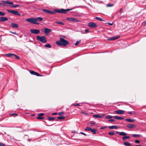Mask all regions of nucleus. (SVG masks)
Instances as JSON below:
<instances>
[{"label":"nucleus","mask_w":146,"mask_h":146,"mask_svg":"<svg viewBox=\"0 0 146 146\" xmlns=\"http://www.w3.org/2000/svg\"><path fill=\"white\" fill-rule=\"evenodd\" d=\"M120 133V132H118V131H117L116 132V133L117 134H118L119 135V133Z\"/></svg>","instance_id":"obj_61"},{"label":"nucleus","mask_w":146,"mask_h":146,"mask_svg":"<svg viewBox=\"0 0 146 146\" xmlns=\"http://www.w3.org/2000/svg\"><path fill=\"white\" fill-rule=\"evenodd\" d=\"M73 9V8H71L70 9H54V11H49V14H55V12L66 14L67 13V12L68 11L71 10Z\"/></svg>","instance_id":"obj_1"},{"label":"nucleus","mask_w":146,"mask_h":146,"mask_svg":"<svg viewBox=\"0 0 146 146\" xmlns=\"http://www.w3.org/2000/svg\"><path fill=\"white\" fill-rule=\"evenodd\" d=\"M88 26L91 28H95L97 27V25L95 23L93 22H90L88 23Z\"/></svg>","instance_id":"obj_7"},{"label":"nucleus","mask_w":146,"mask_h":146,"mask_svg":"<svg viewBox=\"0 0 146 146\" xmlns=\"http://www.w3.org/2000/svg\"><path fill=\"white\" fill-rule=\"evenodd\" d=\"M29 72L31 74L33 75H35V73L36 72H35L33 70H29Z\"/></svg>","instance_id":"obj_31"},{"label":"nucleus","mask_w":146,"mask_h":146,"mask_svg":"<svg viewBox=\"0 0 146 146\" xmlns=\"http://www.w3.org/2000/svg\"><path fill=\"white\" fill-rule=\"evenodd\" d=\"M44 32L46 34H48L51 32V30L50 29L46 28H45L44 29Z\"/></svg>","instance_id":"obj_12"},{"label":"nucleus","mask_w":146,"mask_h":146,"mask_svg":"<svg viewBox=\"0 0 146 146\" xmlns=\"http://www.w3.org/2000/svg\"><path fill=\"white\" fill-rule=\"evenodd\" d=\"M54 119H55V118H54L52 117H49L48 118V119L49 121H52L53 120H54Z\"/></svg>","instance_id":"obj_39"},{"label":"nucleus","mask_w":146,"mask_h":146,"mask_svg":"<svg viewBox=\"0 0 146 146\" xmlns=\"http://www.w3.org/2000/svg\"><path fill=\"white\" fill-rule=\"evenodd\" d=\"M37 21H41L43 19L40 17H38L37 18H36Z\"/></svg>","instance_id":"obj_30"},{"label":"nucleus","mask_w":146,"mask_h":146,"mask_svg":"<svg viewBox=\"0 0 146 146\" xmlns=\"http://www.w3.org/2000/svg\"><path fill=\"white\" fill-rule=\"evenodd\" d=\"M97 131V129H92L91 131L93 134H96V131Z\"/></svg>","instance_id":"obj_21"},{"label":"nucleus","mask_w":146,"mask_h":146,"mask_svg":"<svg viewBox=\"0 0 146 146\" xmlns=\"http://www.w3.org/2000/svg\"><path fill=\"white\" fill-rule=\"evenodd\" d=\"M57 118L59 119H62L65 118V117L62 116L58 117Z\"/></svg>","instance_id":"obj_34"},{"label":"nucleus","mask_w":146,"mask_h":146,"mask_svg":"<svg viewBox=\"0 0 146 146\" xmlns=\"http://www.w3.org/2000/svg\"><path fill=\"white\" fill-rule=\"evenodd\" d=\"M57 114V113H52V114L53 115H55Z\"/></svg>","instance_id":"obj_53"},{"label":"nucleus","mask_w":146,"mask_h":146,"mask_svg":"<svg viewBox=\"0 0 146 146\" xmlns=\"http://www.w3.org/2000/svg\"><path fill=\"white\" fill-rule=\"evenodd\" d=\"M0 5H2L3 6H5L6 5L3 3H0Z\"/></svg>","instance_id":"obj_52"},{"label":"nucleus","mask_w":146,"mask_h":146,"mask_svg":"<svg viewBox=\"0 0 146 146\" xmlns=\"http://www.w3.org/2000/svg\"><path fill=\"white\" fill-rule=\"evenodd\" d=\"M42 11L43 12L47 13H49V10H47L46 9H42Z\"/></svg>","instance_id":"obj_26"},{"label":"nucleus","mask_w":146,"mask_h":146,"mask_svg":"<svg viewBox=\"0 0 146 146\" xmlns=\"http://www.w3.org/2000/svg\"><path fill=\"white\" fill-rule=\"evenodd\" d=\"M45 46L46 47L50 48L51 47V45L49 44H47L45 45Z\"/></svg>","instance_id":"obj_33"},{"label":"nucleus","mask_w":146,"mask_h":146,"mask_svg":"<svg viewBox=\"0 0 146 146\" xmlns=\"http://www.w3.org/2000/svg\"><path fill=\"white\" fill-rule=\"evenodd\" d=\"M80 133L84 135H86L85 133L83 132H81Z\"/></svg>","instance_id":"obj_54"},{"label":"nucleus","mask_w":146,"mask_h":146,"mask_svg":"<svg viewBox=\"0 0 146 146\" xmlns=\"http://www.w3.org/2000/svg\"><path fill=\"white\" fill-rule=\"evenodd\" d=\"M113 117L110 115H107L105 116V118L106 119H110L113 118Z\"/></svg>","instance_id":"obj_27"},{"label":"nucleus","mask_w":146,"mask_h":146,"mask_svg":"<svg viewBox=\"0 0 146 146\" xmlns=\"http://www.w3.org/2000/svg\"><path fill=\"white\" fill-rule=\"evenodd\" d=\"M56 43L58 46H65L68 44L69 42L67 40H65L64 38H60V40L56 41Z\"/></svg>","instance_id":"obj_2"},{"label":"nucleus","mask_w":146,"mask_h":146,"mask_svg":"<svg viewBox=\"0 0 146 146\" xmlns=\"http://www.w3.org/2000/svg\"><path fill=\"white\" fill-rule=\"evenodd\" d=\"M115 133L114 132H110L108 133V134L111 135H114Z\"/></svg>","instance_id":"obj_36"},{"label":"nucleus","mask_w":146,"mask_h":146,"mask_svg":"<svg viewBox=\"0 0 146 146\" xmlns=\"http://www.w3.org/2000/svg\"><path fill=\"white\" fill-rule=\"evenodd\" d=\"M8 19V18L6 17H1L0 18V21L1 22H4L7 21Z\"/></svg>","instance_id":"obj_13"},{"label":"nucleus","mask_w":146,"mask_h":146,"mask_svg":"<svg viewBox=\"0 0 146 146\" xmlns=\"http://www.w3.org/2000/svg\"><path fill=\"white\" fill-rule=\"evenodd\" d=\"M106 127H101L100 128V129H105V128Z\"/></svg>","instance_id":"obj_60"},{"label":"nucleus","mask_w":146,"mask_h":146,"mask_svg":"<svg viewBox=\"0 0 146 146\" xmlns=\"http://www.w3.org/2000/svg\"><path fill=\"white\" fill-rule=\"evenodd\" d=\"M127 135V134L126 133L123 132H120L119 133V135H121L126 136Z\"/></svg>","instance_id":"obj_25"},{"label":"nucleus","mask_w":146,"mask_h":146,"mask_svg":"<svg viewBox=\"0 0 146 146\" xmlns=\"http://www.w3.org/2000/svg\"><path fill=\"white\" fill-rule=\"evenodd\" d=\"M36 38L37 40L40 41L43 43H45L46 42L47 40L45 36H37Z\"/></svg>","instance_id":"obj_4"},{"label":"nucleus","mask_w":146,"mask_h":146,"mask_svg":"<svg viewBox=\"0 0 146 146\" xmlns=\"http://www.w3.org/2000/svg\"><path fill=\"white\" fill-rule=\"evenodd\" d=\"M85 33H87L89 32V30L88 29H85Z\"/></svg>","instance_id":"obj_44"},{"label":"nucleus","mask_w":146,"mask_h":146,"mask_svg":"<svg viewBox=\"0 0 146 146\" xmlns=\"http://www.w3.org/2000/svg\"><path fill=\"white\" fill-rule=\"evenodd\" d=\"M35 75H36V76H41L39 74H38V72H36L35 73Z\"/></svg>","instance_id":"obj_40"},{"label":"nucleus","mask_w":146,"mask_h":146,"mask_svg":"<svg viewBox=\"0 0 146 146\" xmlns=\"http://www.w3.org/2000/svg\"><path fill=\"white\" fill-rule=\"evenodd\" d=\"M128 113L129 114H132V112L131 111H129L128 112Z\"/></svg>","instance_id":"obj_59"},{"label":"nucleus","mask_w":146,"mask_h":146,"mask_svg":"<svg viewBox=\"0 0 146 146\" xmlns=\"http://www.w3.org/2000/svg\"><path fill=\"white\" fill-rule=\"evenodd\" d=\"M7 11L9 12L14 15L18 16H20V13H19L17 11L9 9H7Z\"/></svg>","instance_id":"obj_6"},{"label":"nucleus","mask_w":146,"mask_h":146,"mask_svg":"<svg viewBox=\"0 0 146 146\" xmlns=\"http://www.w3.org/2000/svg\"><path fill=\"white\" fill-rule=\"evenodd\" d=\"M132 136L134 137H141V135H140L135 134H132Z\"/></svg>","instance_id":"obj_22"},{"label":"nucleus","mask_w":146,"mask_h":146,"mask_svg":"<svg viewBox=\"0 0 146 146\" xmlns=\"http://www.w3.org/2000/svg\"><path fill=\"white\" fill-rule=\"evenodd\" d=\"M122 8L120 9L119 10V12H121V13H122L121 11H122Z\"/></svg>","instance_id":"obj_57"},{"label":"nucleus","mask_w":146,"mask_h":146,"mask_svg":"<svg viewBox=\"0 0 146 146\" xmlns=\"http://www.w3.org/2000/svg\"><path fill=\"white\" fill-rule=\"evenodd\" d=\"M125 120L129 122H133L134 121V119H125Z\"/></svg>","instance_id":"obj_20"},{"label":"nucleus","mask_w":146,"mask_h":146,"mask_svg":"<svg viewBox=\"0 0 146 146\" xmlns=\"http://www.w3.org/2000/svg\"><path fill=\"white\" fill-rule=\"evenodd\" d=\"M145 24H146V22L145 23Z\"/></svg>","instance_id":"obj_63"},{"label":"nucleus","mask_w":146,"mask_h":146,"mask_svg":"<svg viewBox=\"0 0 146 146\" xmlns=\"http://www.w3.org/2000/svg\"><path fill=\"white\" fill-rule=\"evenodd\" d=\"M26 20L31 23L37 25H38L39 24V23L37 22V20L36 18H31L27 19H26Z\"/></svg>","instance_id":"obj_3"},{"label":"nucleus","mask_w":146,"mask_h":146,"mask_svg":"<svg viewBox=\"0 0 146 146\" xmlns=\"http://www.w3.org/2000/svg\"><path fill=\"white\" fill-rule=\"evenodd\" d=\"M5 144L2 142H0V146H5Z\"/></svg>","instance_id":"obj_42"},{"label":"nucleus","mask_w":146,"mask_h":146,"mask_svg":"<svg viewBox=\"0 0 146 146\" xmlns=\"http://www.w3.org/2000/svg\"><path fill=\"white\" fill-rule=\"evenodd\" d=\"M95 122H92L90 123V125L91 126H93L95 124Z\"/></svg>","instance_id":"obj_43"},{"label":"nucleus","mask_w":146,"mask_h":146,"mask_svg":"<svg viewBox=\"0 0 146 146\" xmlns=\"http://www.w3.org/2000/svg\"><path fill=\"white\" fill-rule=\"evenodd\" d=\"M44 115V113H40L38 115V116H43Z\"/></svg>","instance_id":"obj_47"},{"label":"nucleus","mask_w":146,"mask_h":146,"mask_svg":"<svg viewBox=\"0 0 146 146\" xmlns=\"http://www.w3.org/2000/svg\"><path fill=\"white\" fill-rule=\"evenodd\" d=\"M120 37L119 36H117L110 38L108 39V40H113L118 38Z\"/></svg>","instance_id":"obj_11"},{"label":"nucleus","mask_w":146,"mask_h":146,"mask_svg":"<svg viewBox=\"0 0 146 146\" xmlns=\"http://www.w3.org/2000/svg\"><path fill=\"white\" fill-rule=\"evenodd\" d=\"M114 121V119H110L108 120V121L110 122H113Z\"/></svg>","instance_id":"obj_48"},{"label":"nucleus","mask_w":146,"mask_h":146,"mask_svg":"<svg viewBox=\"0 0 146 146\" xmlns=\"http://www.w3.org/2000/svg\"><path fill=\"white\" fill-rule=\"evenodd\" d=\"M20 5H15L11 6L12 7L16 8L18 7H20Z\"/></svg>","instance_id":"obj_35"},{"label":"nucleus","mask_w":146,"mask_h":146,"mask_svg":"<svg viewBox=\"0 0 146 146\" xmlns=\"http://www.w3.org/2000/svg\"><path fill=\"white\" fill-rule=\"evenodd\" d=\"M74 106H79L80 105L79 104H76L73 105Z\"/></svg>","instance_id":"obj_49"},{"label":"nucleus","mask_w":146,"mask_h":146,"mask_svg":"<svg viewBox=\"0 0 146 146\" xmlns=\"http://www.w3.org/2000/svg\"><path fill=\"white\" fill-rule=\"evenodd\" d=\"M11 115H18V114H16V113H13V114H11Z\"/></svg>","instance_id":"obj_58"},{"label":"nucleus","mask_w":146,"mask_h":146,"mask_svg":"<svg viewBox=\"0 0 146 146\" xmlns=\"http://www.w3.org/2000/svg\"><path fill=\"white\" fill-rule=\"evenodd\" d=\"M81 33H82V34H85V33H86L84 31H81Z\"/></svg>","instance_id":"obj_55"},{"label":"nucleus","mask_w":146,"mask_h":146,"mask_svg":"<svg viewBox=\"0 0 146 146\" xmlns=\"http://www.w3.org/2000/svg\"><path fill=\"white\" fill-rule=\"evenodd\" d=\"M113 6V5L112 4H108L107 5V7H112Z\"/></svg>","instance_id":"obj_46"},{"label":"nucleus","mask_w":146,"mask_h":146,"mask_svg":"<svg viewBox=\"0 0 146 146\" xmlns=\"http://www.w3.org/2000/svg\"><path fill=\"white\" fill-rule=\"evenodd\" d=\"M5 55L9 57H11L13 58H15L17 59H19L20 58L19 56L13 53H8L6 54Z\"/></svg>","instance_id":"obj_5"},{"label":"nucleus","mask_w":146,"mask_h":146,"mask_svg":"<svg viewBox=\"0 0 146 146\" xmlns=\"http://www.w3.org/2000/svg\"><path fill=\"white\" fill-rule=\"evenodd\" d=\"M55 23L57 24L61 25H64V24L62 22L59 21H56Z\"/></svg>","instance_id":"obj_29"},{"label":"nucleus","mask_w":146,"mask_h":146,"mask_svg":"<svg viewBox=\"0 0 146 146\" xmlns=\"http://www.w3.org/2000/svg\"><path fill=\"white\" fill-rule=\"evenodd\" d=\"M9 32L14 34H16V33L15 32H13L11 31H9Z\"/></svg>","instance_id":"obj_50"},{"label":"nucleus","mask_w":146,"mask_h":146,"mask_svg":"<svg viewBox=\"0 0 146 146\" xmlns=\"http://www.w3.org/2000/svg\"><path fill=\"white\" fill-rule=\"evenodd\" d=\"M124 145L125 146H130L131 145V144L128 142H125L124 143Z\"/></svg>","instance_id":"obj_23"},{"label":"nucleus","mask_w":146,"mask_h":146,"mask_svg":"<svg viewBox=\"0 0 146 146\" xmlns=\"http://www.w3.org/2000/svg\"><path fill=\"white\" fill-rule=\"evenodd\" d=\"M135 146H142L141 145H136Z\"/></svg>","instance_id":"obj_62"},{"label":"nucleus","mask_w":146,"mask_h":146,"mask_svg":"<svg viewBox=\"0 0 146 146\" xmlns=\"http://www.w3.org/2000/svg\"><path fill=\"white\" fill-rule=\"evenodd\" d=\"M92 129L90 127H86V128L85 129V131H91Z\"/></svg>","instance_id":"obj_28"},{"label":"nucleus","mask_w":146,"mask_h":146,"mask_svg":"<svg viewBox=\"0 0 146 146\" xmlns=\"http://www.w3.org/2000/svg\"><path fill=\"white\" fill-rule=\"evenodd\" d=\"M66 20L70 21L77 22L79 21L77 19L73 18H67Z\"/></svg>","instance_id":"obj_9"},{"label":"nucleus","mask_w":146,"mask_h":146,"mask_svg":"<svg viewBox=\"0 0 146 146\" xmlns=\"http://www.w3.org/2000/svg\"><path fill=\"white\" fill-rule=\"evenodd\" d=\"M109 128L110 129H117V127L116 126L113 125L111 126H110L109 127Z\"/></svg>","instance_id":"obj_19"},{"label":"nucleus","mask_w":146,"mask_h":146,"mask_svg":"<svg viewBox=\"0 0 146 146\" xmlns=\"http://www.w3.org/2000/svg\"><path fill=\"white\" fill-rule=\"evenodd\" d=\"M108 24L109 25H113V23H108Z\"/></svg>","instance_id":"obj_56"},{"label":"nucleus","mask_w":146,"mask_h":146,"mask_svg":"<svg viewBox=\"0 0 146 146\" xmlns=\"http://www.w3.org/2000/svg\"><path fill=\"white\" fill-rule=\"evenodd\" d=\"M130 138V137L129 136H124L122 138V140L124 141V140L125 139H129Z\"/></svg>","instance_id":"obj_32"},{"label":"nucleus","mask_w":146,"mask_h":146,"mask_svg":"<svg viewBox=\"0 0 146 146\" xmlns=\"http://www.w3.org/2000/svg\"><path fill=\"white\" fill-rule=\"evenodd\" d=\"M37 118L38 119H42L43 118V117H41L40 116H38L37 117Z\"/></svg>","instance_id":"obj_41"},{"label":"nucleus","mask_w":146,"mask_h":146,"mask_svg":"<svg viewBox=\"0 0 146 146\" xmlns=\"http://www.w3.org/2000/svg\"><path fill=\"white\" fill-rule=\"evenodd\" d=\"M11 27L13 28H18V24L16 23H11Z\"/></svg>","instance_id":"obj_15"},{"label":"nucleus","mask_w":146,"mask_h":146,"mask_svg":"<svg viewBox=\"0 0 146 146\" xmlns=\"http://www.w3.org/2000/svg\"><path fill=\"white\" fill-rule=\"evenodd\" d=\"M5 14V13L0 11V16H4Z\"/></svg>","instance_id":"obj_38"},{"label":"nucleus","mask_w":146,"mask_h":146,"mask_svg":"<svg viewBox=\"0 0 146 146\" xmlns=\"http://www.w3.org/2000/svg\"><path fill=\"white\" fill-rule=\"evenodd\" d=\"M63 114V112H60L58 114L59 115H62Z\"/></svg>","instance_id":"obj_51"},{"label":"nucleus","mask_w":146,"mask_h":146,"mask_svg":"<svg viewBox=\"0 0 146 146\" xmlns=\"http://www.w3.org/2000/svg\"><path fill=\"white\" fill-rule=\"evenodd\" d=\"M135 142L137 143H139L140 142V141L138 140H136L135 141Z\"/></svg>","instance_id":"obj_45"},{"label":"nucleus","mask_w":146,"mask_h":146,"mask_svg":"<svg viewBox=\"0 0 146 146\" xmlns=\"http://www.w3.org/2000/svg\"><path fill=\"white\" fill-rule=\"evenodd\" d=\"M127 126L129 128H132L136 127V125L133 124H129L127 125Z\"/></svg>","instance_id":"obj_16"},{"label":"nucleus","mask_w":146,"mask_h":146,"mask_svg":"<svg viewBox=\"0 0 146 146\" xmlns=\"http://www.w3.org/2000/svg\"><path fill=\"white\" fill-rule=\"evenodd\" d=\"M113 118L114 119H121H121H124L123 118L118 116H114L113 117Z\"/></svg>","instance_id":"obj_17"},{"label":"nucleus","mask_w":146,"mask_h":146,"mask_svg":"<svg viewBox=\"0 0 146 146\" xmlns=\"http://www.w3.org/2000/svg\"><path fill=\"white\" fill-rule=\"evenodd\" d=\"M80 42H81V40H78L76 42V43L75 44V45H77L78 44H79Z\"/></svg>","instance_id":"obj_37"},{"label":"nucleus","mask_w":146,"mask_h":146,"mask_svg":"<svg viewBox=\"0 0 146 146\" xmlns=\"http://www.w3.org/2000/svg\"><path fill=\"white\" fill-rule=\"evenodd\" d=\"M95 19H97L99 21H104V20L102 18L100 17H96L95 18Z\"/></svg>","instance_id":"obj_24"},{"label":"nucleus","mask_w":146,"mask_h":146,"mask_svg":"<svg viewBox=\"0 0 146 146\" xmlns=\"http://www.w3.org/2000/svg\"><path fill=\"white\" fill-rule=\"evenodd\" d=\"M114 112L118 114H123L124 113V111L121 110H119L114 111Z\"/></svg>","instance_id":"obj_10"},{"label":"nucleus","mask_w":146,"mask_h":146,"mask_svg":"<svg viewBox=\"0 0 146 146\" xmlns=\"http://www.w3.org/2000/svg\"><path fill=\"white\" fill-rule=\"evenodd\" d=\"M104 115L102 116L100 115H93V117L96 118H101L104 116Z\"/></svg>","instance_id":"obj_18"},{"label":"nucleus","mask_w":146,"mask_h":146,"mask_svg":"<svg viewBox=\"0 0 146 146\" xmlns=\"http://www.w3.org/2000/svg\"><path fill=\"white\" fill-rule=\"evenodd\" d=\"M30 31L31 33L34 34H38L40 33V32L39 30L36 29H31Z\"/></svg>","instance_id":"obj_8"},{"label":"nucleus","mask_w":146,"mask_h":146,"mask_svg":"<svg viewBox=\"0 0 146 146\" xmlns=\"http://www.w3.org/2000/svg\"><path fill=\"white\" fill-rule=\"evenodd\" d=\"M2 2L5 4L9 5H13V2L10 1H3Z\"/></svg>","instance_id":"obj_14"}]
</instances>
